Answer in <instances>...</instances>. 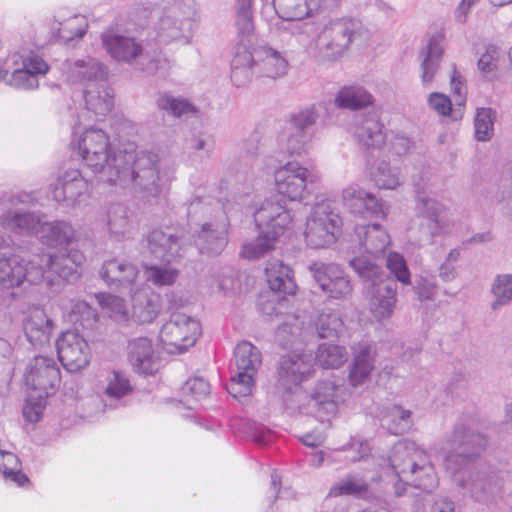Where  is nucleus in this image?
Returning a JSON list of instances; mask_svg holds the SVG:
<instances>
[{
    "label": "nucleus",
    "instance_id": "obj_21",
    "mask_svg": "<svg viewBox=\"0 0 512 512\" xmlns=\"http://www.w3.org/2000/svg\"><path fill=\"white\" fill-rule=\"evenodd\" d=\"M146 241L150 255L156 260L170 263L181 257L182 236L173 227L151 230Z\"/></svg>",
    "mask_w": 512,
    "mask_h": 512
},
{
    "label": "nucleus",
    "instance_id": "obj_35",
    "mask_svg": "<svg viewBox=\"0 0 512 512\" xmlns=\"http://www.w3.org/2000/svg\"><path fill=\"white\" fill-rule=\"evenodd\" d=\"M265 275L270 289L283 295H293L297 290L293 270L279 260L269 261Z\"/></svg>",
    "mask_w": 512,
    "mask_h": 512
},
{
    "label": "nucleus",
    "instance_id": "obj_12",
    "mask_svg": "<svg viewBox=\"0 0 512 512\" xmlns=\"http://www.w3.org/2000/svg\"><path fill=\"white\" fill-rule=\"evenodd\" d=\"M194 6L192 0H171L165 6L157 26L154 29V41L158 44H168L179 40L185 30L192 27Z\"/></svg>",
    "mask_w": 512,
    "mask_h": 512
},
{
    "label": "nucleus",
    "instance_id": "obj_43",
    "mask_svg": "<svg viewBox=\"0 0 512 512\" xmlns=\"http://www.w3.org/2000/svg\"><path fill=\"white\" fill-rule=\"evenodd\" d=\"M107 227L109 234L116 240L128 237L133 229V222L127 207L122 204L111 205L107 212Z\"/></svg>",
    "mask_w": 512,
    "mask_h": 512
},
{
    "label": "nucleus",
    "instance_id": "obj_6",
    "mask_svg": "<svg viewBox=\"0 0 512 512\" xmlns=\"http://www.w3.org/2000/svg\"><path fill=\"white\" fill-rule=\"evenodd\" d=\"M261 364L262 354L256 346L248 341L238 343L230 363L231 376L226 385L228 393L236 399L250 396Z\"/></svg>",
    "mask_w": 512,
    "mask_h": 512
},
{
    "label": "nucleus",
    "instance_id": "obj_57",
    "mask_svg": "<svg viewBox=\"0 0 512 512\" xmlns=\"http://www.w3.org/2000/svg\"><path fill=\"white\" fill-rule=\"evenodd\" d=\"M344 323L336 312L322 311L315 322V328L319 338L337 337L340 335Z\"/></svg>",
    "mask_w": 512,
    "mask_h": 512
},
{
    "label": "nucleus",
    "instance_id": "obj_34",
    "mask_svg": "<svg viewBox=\"0 0 512 512\" xmlns=\"http://www.w3.org/2000/svg\"><path fill=\"white\" fill-rule=\"evenodd\" d=\"M325 0H273V7L279 18L298 21L318 13Z\"/></svg>",
    "mask_w": 512,
    "mask_h": 512
},
{
    "label": "nucleus",
    "instance_id": "obj_29",
    "mask_svg": "<svg viewBox=\"0 0 512 512\" xmlns=\"http://www.w3.org/2000/svg\"><path fill=\"white\" fill-rule=\"evenodd\" d=\"M131 301L132 318L140 324L153 322L161 311L160 296L148 287L134 291Z\"/></svg>",
    "mask_w": 512,
    "mask_h": 512
},
{
    "label": "nucleus",
    "instance_id": "obj_32",
    "mask_svg": "<svg viewBox=\"0 0 512 512\" xmlns=\"http://www.w3.org/2000/svg\"><path fill=\"white\" fill-rule=\"evenodd\" d=\"M227 234L228 224L226 222L215 225L205 223L194 242L201 254L218 255L226 247Z\"/></svg>",
    "mask_w": 512,
    "mask_h": 512
},
{
    "label": "nucleus",
    "instance_id": "obj_59",
    "mask_svg": "<svg viewBox=\"0 0 512 512\" xmlns=\"http://www.w3.org/2000/svg\"><path fill=\"white\" fill-rule=\"evenodd\" d=\"M96 299L99 305L107 310L110 317L117 321L128 319V310L123 298L110 293H99L96 295Z\"/></svg>",
    "mask_w": 512,
    "mask_h": 512
},
{
    "label": "nucleus",
    "instance_id": "obj_60",
    "mask_svg": "<svg viewBox=\"0 0 512 512\" xmlns=\"http://www.w3.org/2000/svg\"><path fill=\"white\" fill-rule=\"evenodd\" d=\"M302 330L298 324V317L292 315L276 329L275 338L280 346L288 348L302 336Z\"/></svg>",
    "mask_w": 512,
    "mask_h": 512
},
{
    "label": "nucleus",
    "instance_id": "obj_24",
    "mask_svg": "<svg viewBox=\"0 0 512 512\" xmlns=\"http://www.w3.org/2000/svg\"><path fill=\"white\" fill-rule=\"evenodd\" d=\"M88 188V182L81 172L77 169H70L58 177L52 189V197L66 206H73L79 197L87 193Z\"/></svg>",
    "mask_w": 512,
    "mask_h": 512
},
{
    "label": "nucleus",
    "instance_id": "obj_64",
    "mask_svg": "<svg viewBox=\"0 0 512 512\" xmlns=\"http://www.w3.org/2000/svg\"><path fill=\"white\" fill-rule=\"evenodd\" d=\"M210 394V384L202 377L189 378L182 386V395L187 403L201 401Z\"/></svg>",
    "mask_w": 512,
    "mask_h": 512
},
{
    "label": "nucleus",
    "instance_id": "obj_15",
    "mask_svg": "<svg viewBox=\"0 0 512 512\" xmlns=\"http://www.w3.org/2000/svg\"><path fill=\"white\" fill-rule=\"evenodd\" d=\"M25 384L33 393L40 397H48L56 391L60 384V369L53 358L35 356L28 364L24 373Z\"/></svg>",
    "mask_w": 512,
    "mask_h": 512
},
{
    "label": "nucleus",
    "instance_id": "obj_4",
    "mask_svg": "<svg viewBox=\"0 0 512 512\" xmlns=\"http://www.w3.org/2000/svg\"><path fill=\"white\" fill-rule=\"evenodd\" d=\"M259 230L258 236L242 246L240 255L243 258L259 259L274 249L278 238L291 227L292 215L289 210L272 201H265L254 214Z\"/></svg>",
    "mask_w": 512,
    "mask_h": 512
},
{
    "label": "nucleus",
    "instance_id": "obj_27",
    "mask_svg": "<svg viewBox=\"0 0 512 512\" xmlns=\"http://www.w3.org/2000/svg\"><path fill=\"white\" fill-rule=\"evenodd\" d=\"M256 74L271 79L282 78L287 74L288 61L282 52L268 46L255 48Z\"/></svg>",
    "mask_w": 512,
    "mask_h": 512
},
{
    "label": "nucleus",
    "instance_id": "obj_53",
    "mask_svg": "<svg viewBox=\"0 0 512 512\" xmlns=\"http://www.w3.org/2000/svg\"><path fill=\"white\" fill-rule=\"evenodd\" d=\"M496 112L490 107H479L474 117V135L477 141H489L494 134Z\"/></svg>",
    "mask_w": 512,
    "mask_h": 512
},
{
    "label": "nucleus",
    "instance_id": "obj_51",
    "mask_svg": "<svg viewBox=\"0 0 512 512\" xmlns=\"http://www.w3.org/2000/svg\"><path fill=\"white\" fill-rule=\"evenodd\" d=\"M0 473L5 480L11 481L18 486H24L29 482L28 477L21 471V463L18 457L6 451H0Z\"/></svg>",
    "mask_w": 512,
    "mask_h": 512
},
{
    "label": "nucleus",
    "instance_id": "obj_17",
    "mask_svg": "<svg viewBox=\"0 0 512 512\" xmlns=\"http://www.w3.org/2000/svg\"><path fill=\"white\" fill-rule=\"evenodd\" d=\"M32 198L29 194L23 193L12 197L6 204V209L0 215L1 226L12 233L20 235H39L42 224L41 217L33 212L17 208L18 203H29Z\"/></svg>",
    "mask_w": 512,
    "mask_h": 512
},
{
    "label": "nucleus",
    "instance_id": "obj_5",
    "mask_svg": "<svg viewBox=\"0 0 512 512\" xmlns=\"http://www.w3.org/2000/svg\"><path fill=\"white\" fill-rule=\"evenodd\" d=\"M415 211L416 227L412 232L419 245L433 244L436 238L450 233L454 226L448 207L437 199L418 195Z\"/></svg>",
    "mask_w": 512,
    "mask_h": 512
},
{
    "label": "nucleus",
    "instance_id": "obj_13",
    "mask_svg": "<svg viewBox=\"0 0 512 512\" xmlns=\"http://www.w3.org/2000/svg\"><path fill=\"white\" fill-rule=\"evenodd\" d=\"M314 181L315 175L296 161H289L274 172L277 194L289 201H302L309 195L307 184Z\"/></svg>",
    "mask_w": 512,
    "mask_h": 512
},
{
    "label": "nucleus",
    "instance_id": "obj_54",
    "mask_svg": "<svg viewBox=\"0 0 512 512\" xmlns=\"http://www.w3.org/2000/svg\"><path fill=\"white\" fill-rule=\"evenodd\" d=\"M427 104L430 110L440 117L449 118L452 121L463 119L465 110H461L460 116L455 114L456 102L452 103L449 96L441 92H432L427 97Z\"/></svg>",
    "mask_w": 512,
    "mask_h": 512
},
{
    "label": "nucleus",
    "instance_id": "obj_39",
    "mask_svg": "<svg viewBox=\"0 0 512 512\" xmlns=\"http://www.w3.org/2000/svg\"><path fill=\"white\" fill-rule=\"evenodd\" d=\"M354 134L365 147H380L385 142L383 125L375 114L360 117L355 122Z\"/></svg>",
    "mask_w": 512,
    "mask_h": 512
},
{
    "label": "nucleus",
    "instance_id": "obj_14",
    "mask_svg": "<svg viewBox=\"0 0 512 512\" xmlns=\"http://www.w3.org/2000/svg\"><path fill=\"white\" fill-rule=\"evenodd\" d=\"M308 270L329 298L346 299L352 295L351 279L338 264L315 261L309 264Z\"/></svg>",
    "mask_w": 512,
    "mask_h": 512
},
{
    "label": "nucleus",
    "instance_id": "obj_20",
    "mask_svg": "<svg viewBox=\"0 0 512 512\" xmlns=\"http://www.w3.org/2000/svg\"><path fill=\"white\" fill-rule=\"evenodd\" d=\"M445 34L442 31L433 33L427 44L419 51L420 80L424 89L433 87L445 52Z\"/></svg>",
    "mask_w": 512,
    "mask_h": 512
},
{
    "label": "nucleus",
    "instance_id": "obj_55",
    "mask_svg": "<svg viewBox=\"0 0 512 512\" xmlns=\"http://www.w3.org/2000/svg\"><path fill=\"white\" fill-rule=\"evenodd\" d=\"M449 86L454 102H456L455 114L460 116L461 110H466L468 88L466 78L462 75L455 63L451 64Z\"/></svg>",
    "mask_w": 512,
    "mask_h": 512
},
{
    "label": "nucleus",
    "instance_id": "obj_46",
    "mask_svg": "<svg viewBox=\"0 0 512 512\" xmlns=\"http://www.w3.org/2000/svg\"><path fill=\"white\" fill-rule=\"evenodd\" d=\"M383 422V426H385L391 434H403L412 426V412L401 406L393 405L388 408Z\"/></svg>",
    "mask_w": 512,
    "mask_h": 512
},
{
    "label": "nucleus",
    "instance_id": "obj_47",
    "mask_svg": "<svg viewBox=\"0 0 512 512\" xmlns=\"http://www.w3.org/2000/svg\"><path fill=\"white\" fill-rule=\"evenodd\" d=\"M491 293L494 297L490 305L493 311L509 305L512 301V274L496 275L491 284Z\"/></svg>",
    "mask_w": 512,
    "mask_h": 512
},
{
    "label": "nucleus",
    "instance_id": "obj_42",
    "mask_svg": "<svg viewBox=\"0 0 512 512\" xmlns=\"http://www.w3.org/2000/svg\"><path fill=\"white\" fill-rule=\"evenodd\" d=\"M334 103L338 108L359 110L372 105L373 96L362 86H344L337 92Z\"/></svg>",
    "mask_w": 512,
    "mask_h": 512
},
{
    "label": "nucleus",
    "instance_id": "obj_28",
    "mask_svg": "<svg viewBox=\"0 0 512 512\" xmlns=\"http://www.w3.org/2000/svg\"><path fill=\"white\" fill-rule=\"evenodd\" d=\"M100 276L109 286L129 287L138 278L139 269L124 259L113 258L103 263Z\"/></svg>",
    "mask_w": 512,
    "mask_h": 512
},
{
    "label": "nucleus",
    "instance_id": "obj_62",
    "mask_svg": "<svg viewBox=\"0 0 512 512\" xmlns=\"http://www.w3.org/2000/svg\"><path fill=\"white\" fill-rule=\"evenodd\" d=\"M502 58L504 52L498 46L489 44L478 59L477 67L483 75H491L498 70Z\"/></svg>",
    "mask_w": 512,
    "mask_h": 512
},
{
    "label": "nucleus",
    "instance_id": "obj_63",
    "mask_svg": "<svg viewBox=\"0 0 512 512\" xmlns=\"http://www.w3.org/2000/svg\"><path fill=\"white\" fill-rule=\"evenodd\" d=\"M57 30V38L64 43H68L75 38H82L86 33L87 24L84 18L73 16L65 23H60Z\"/></svg>",
    "mask_w": 512,
    "mask_h": 512
},
{
    "label": "nucleus",
    "instance_id": "obj_58",
    "mask_svg": "<svg viewBox=\"0 0 512 512\" xmlns=\"http://www.w3.org/2000/svg\"><path fill=\"white\" fill-rule=\"evenodd\" d=\"M133 391L128 377L120 371H112L107 379L104 394L108 400H120Z\"/></svg>",
    "mask_w": 512,
    "mask_h": 512
},
{
    "label": "nucleus",
    "instance_id": "obj_30",
    "mask_svg": "<svg viewBox=\"0 0 512 512\" xmlns=\"http://www.w3.org/2000/svg\"><path fill=\"white\" fill-rule=\"evenodd\" d=\"M54 326L53 320L41 308L33 309L23 323L26 338L35 347L50 342Z\"/></svg>",
    "mask_w": 512,
    "mask_h": 512
},
{
    "label": "nucleus",
    "instance_id": "obj_2",
    "mask_svg": "<svg viewBox=\"0 0 512 512\" xmlns=\"http://www.w3.org/2000/svg\"><path fill=\"white\" fill-rule=\"evenodd\" d=\"M486 438L465 424H457L445 441L443 465L454 481L476 500L500 496L502 481L495 473H472L470 464L486 447Z\"/></svg>",
    "mask_w": 512,
    "mask_h": 512
},
{
    "label": "nucleus",
    "instance_id": "obj_48",
    "mask_svg": "<svg viewBox=\"0 0 512 512\" xmlns=\"http://www.w3.org/2000/svg\"><path fill=\"white\" fill-rule=\"evenodd\" d=\"M144 274L148 282H151L154 286L162 287L175 284L180 271L170 263L164 265L151 264L144 266Z\"/></svg>",
    "mask_w": 512,
    "mask_h": 512
},
{
    "label": "nucleus",
    "instance_id": "obj_40",
    "mask_svg": "<svg viewBox=\"0 0 512 512\" xmlns=\"http://www.w3.org/2000/svg\"><path fill=\"white\" fill-rule=\"evenodd\" d=\"M38 238L50 247L68 245L75 239V230L66 221H42Z\"/></svg>",
    "mask_w": 512,
    "mask_h": 512
},
{
    "label": "nucleus",
    "instance_id": "obj_11",
    "mask_svg": "<svg viewBox=\"0 0 512 512\" xmlns=\"http://www.w3.org/2000/svg\"><path fill=\"white\" fill-rule=\"evenodd\" d=\"M201 334L200 323L182 313H173L160 330L163 348L171 354L183 353L192 347Z\"/></svg>",
    "mask_w": 512,
    "mask_h": 512
},
{
    "label": "nucleus",
    "instance_id": "obj_52",
    "mask_svg": "<svg viewBox=\"0 0 512 512\" xmlns=\"http://www.w3.org/2000/svg\"><path fill=\"white\" fill-rule=\"evenodd\" d=\"M367 490L368 483L362 476L350 474L333 484L329 490L328 495L330 497L348 495L358 496L367 492Z\"/></svg>",
    "mask_w": 512,
    "mask_h": 512
},
{
    "label": "nucleus",
    "instance_id": "obj_1",
    "mask_svg": "<svg viewBox=\"0 0 512 512\" xmlns=\"http://www.w3.org/2000/svg\"><path fill=\"white\" fill-rule=\"evenodd\" d=\"M73 128L71 147L95 173L111 185H131L137 196L149 203L168 194L175 180V169L161 165L159 156L150 151L112 152L110 138L95 127L79 131Z\"/></svg>",
    "mask_w": 512,
    "mask_h": 512
},
{
    "label": "nucleus",
    "instance_id": "obj_45",
    "mask_svg": "<svg viewBox=\"0 0 512 512\" xmlns=\"http://www.w3.org/2000/svg\"><path fill=\"white\" fill-rule=\"evenodd\" d=\"M371 180L380 189L395 190L403 183L398 168H393L388 162L381 161L371 169Z\"/></svg>",
    "mask_w": 512,
    "mask_h": 512
},
{
    "label": "nucleus",
    "instance_id": "obj_25",
    "mask_svg": "<svg viewBox=\"0 0 512 512\" xmlns=\"http://www.w3.org/2000/svg\"><path fill=\"white\" fill-rule=\"evenodd\" d=\"M353 360L349 367L348 380L354 386L364 384L374 369L375 349L372 343L361 341L352 347Z\"/></svg>",
    "mask_w": 512,
    "mask_h": 512
},
{
    "label": "nucleus",
    "instance_id": "obj_22",
    "mask_svg": "<svg viewBox=\"0 0 512 512\" xmlns=\"http://www.w3.org/2000/svg\"><path fill=\"white\" fill-rule=\"evenodd\" d=\"M342 198L344 205L354 214H363L365 210L370 216L383 220L389 214V205L358 185L346 187L342 191Z\"/></svg>",
    "mask_w": 512,
    "mask_h": 512
},
{
    "label": "nucleus",
    "instance_id": "obj_18",
    "mask_svg": "<svg viewBox=\"0 0 512 512\" xmlns=\"http://www.w3.org/2000/svg\"><path fill=\"white\" fill-rule=\"evenodd\" d=\"M56 347L59 361L69 372H77L90 362V346L76 330L63 332L56 341Z\"/></svg>",
    "mask_w": 512,
    "mask_h": 512
},
{
    "label": "nucleus",
    "instance_id": "obj_3",
    "mask_svg": "<svg viewBox=\"0 0 512 512\" xmlns=\"http://www.w3.org/2000/svg\"><path fill=\"white\" fill-rule=\"evenodd\" d=\"M314 372L310 356L292 354L282 356L277 368L275 394L283 408L290 415H309V394L302 383L309 380Z\"/></svg>",
    "mask_w": 512,
    "mask_h": 512
},
{
    "label": "nucleus",
    "instance_id": "obj_23",
    "mask_svg": "<svg viewBox=\"0 0 512 512\" xmlns=\"http://www.w3.org/2000/svg\"><path fill=\"white\" fill-rule=\"evenodd\" d=\"M338 385L333 380H321L309 394L311 416L323 421L338 409Z\"/></svg>",
    "mask_w": 512,
    "mask_h": 512
},
{
    "label": "nucleus",
    "instance_id": "obj_41",
    "mask_svg": "<svg viewBox=\"0 0 512 512\" xmlns=\"http://www.w3.org/2000/svg\"><path fill=\"white\" fill-rule=\"evenodd\" d=\"M64 318L74 325L89 328L96 320L95 310L80 299H62L60 304Z\"/></svg>",
    "mask_w": 512,
    "mask_h": 512
},
{
    "label": "nucleus",
    "instance_id": "obj_9",
    "mask_svg": "<svg viewBox=\"0 0 512 512\" xmlns=\"http://www.w3.org/2000/svg\"><path fill=\"white\" fill-rule=\"evenodd\" d=\"M101 39L107 53L117 61L137 64L141 70L150 74L156 73L162 64L158 48H153L151 55L134 37L107 32L102 34Z\"/></svg>",
    "mask_w": 512,
    "mask_h": 512
},
{
    "label": "nucleus",
    "instance_id": "obj_31",
    "mask_svg": "<svg viewBox=\"0 0 512 512\" xmlns=\"http://www.w3.org/2000/svg\"><path fill=\"white\" fill-rule=\"evenodd\" d=\"M417 472L408 474L410 485L422 489L426 492L425 497L416 499L414 503L415 512H425L426 503H430L428 499L429 493L438 486V477L434 465L430 461V456L426 452L425 460L419 462Z\"/></svg>",
    "mask_w": 512,
    "mask_h": 512
},
{
    "label": "nucleus",
    "instance_id": "obj_16",
    "mask_svg": "<svg viewBox=\"0 0 512 512\" xmlns=\"http://www.w3.org/2000/svg\"><path fill=\"white\" fill-rule=\"evenodd\" d=\"M426 451L417 446L413 441L402 440L397 442L387 459L379 463L383 474L392 473L396 477L408 479V474H414L418 470L419 462L425 460Z\"/></svg>",
    "mask_w": 512,
    "mask_h": 512
},
{
    "label": "nucleus",
    "instance_id": "obj_10",
    "mask_svg": "<svg viewBox=\"0 0 512 512\" xmlns=\"http://www.w3.org/2000/svg\"><path fill=\"white\" fill-rule=\"evenodd\" d=\"M45 272L35 260H25L10 252H0V289L10 290L23 286L37 285L43 282Z\"/></svg>",
    "mask_w": 512,
    "mask_h": 512
},
{
    "label": "nucleus",
    "instance_id": "obj_33",
    "mask_svg": "<svg viewBox=\"0 0 512 512\" xmlns=\"http://www.w3.org/2000/svg\"><path fill=\"white\" fill-rule=\"evenodd\" d=\"M397 303V287L395 283H379L373 286L369 301L370 311L378 321L391 318Z\"/></svg>",
    "mask_w": 512,
    "mask_h": 512
},
{
    "label": "nucleus",
    "instance_id": "obj_50",
    "mask_svg": "<svg viewBox=\"0 0 512 512\" xmlns=\"http://www.w3.org/2000/svg\"><path fill=\"white\" fill-rule=\"evenodd\" d=\"M316 361L323 368L336 369L347 361V351L344 346L324 343L318 347Z\"/></svg>",
    "mask_w": 512,
    "mask_h": 512
},
{
    "label": "nucleus",
    "instance_id": "obj_19",
    "mask_svg": "<svg viewBox=\"0 0 512 512\" xmlns=\"http://www.w3.org/2000/svg\"><path fill=\"white\" fill-rule=\"evenodd\" d=\"M45 272L43 281L52 286L56 277L69 280L78 274V268L84 263L85 256L79 250H70L67 253L43 254L35 256Z\"/></svg>",
    "mask_w": 512,
    "mask_h": 512
},
{
    "label": "nucleus",
    "instance_id": "obj_7",
    "mask_svg": "<svg viewBox=\"0 0 512 512\" xmlns=\"http://www.w3.org/2000/svg\"><path fill=\"white\" fill-rule=\"evenodd\" d=\"M342 218L328 200L313 205L307 217L304 239L312 249L328 248L336 243L342 229Z\"/></svg>",
    "mask_w": 512,
    "mask_h": 512
},
{
    "label": "nucleus",
    "instance_id": "obj_36",
    "mask_svg": "<svg viewBox=\"0 0 512 512\" xmlns=\"http://www.w3.org/2000/svg\"><path fill=\"white\" fill-rule=\"evenodd\" d=\"M355 234L360 245L370 255L383 253L390 244V237L380 224L358 225Z\"/></svg>",
    "mask_w": 512,
    "mask_h": 512
},
{
    "label": "nucleus",
    "instance_id": "obj_26",
    "mask_svg": "<svg viewBox=\"0 0 512 512\" xmlns=\"http://www.w3.org/2000/svg\"><path fill=\"white\" fill-rule=\"evenodd\" d=\"M64 75L68 82L96 84L103 80L106 72L104 66L95 58L67 60L64 63Z\"/></svg>",
    "mask_w": 512,
    "mask_h": 512
},
{
    "label": "nucleus",
    "instance_id": "obj_38",
    "mask_svg": "<svg viewBox=\"0 0 512 512\" xmlns=\"http://www.w3.org/2000/svg\"><path fill=\"white\" fill-rule=\"evenodd\" d=\"M153 346L150 339L139 337L133 339L128 344V359L133 369L142 374H152L153 364Z\"/></svg>",
    "mask_w": 512,
    "mask_h": 512
},
{
    "label": "nucleus",
    "instance_id": "obj_37",
    "mask_svg": "<svg viewBox=\"0 0 512 512\" xmlns=\"http://www.w3.org/2000/svg\"><path fill=\"white\" fill-rule=\"evenodd\" d=\"M84 100L87 111L97 119L108 115L114 105L111 89L103 84H89L84 90Z\"/></svg>",
    "mask_w": 512,
    "mask_h": 512
},
{
    "label": "nucleus",
    "instance_id": "obj_49",
    "mask_svg": "<svg viewBox=\"0 0 512 512\" xmlns=\"http://www.w3.org/2000/svg\"><path fill=\"white\" fill-rule=\"evenodd\" d=\"M349 265L361 279L371 283L372 286L383 283L381 280L383 274L382 268L370 257H354L349 261Z\"/></svg>",
    "mask_w": 512,
    "mask_h": 512
},
{
    "label": "nucleus",
    "instance_id": "obj_56",
    "mask_svg": "<svg viewBox=\"0 0 512 512\" xmlns=\"http://www.w3.org/2000/svg\"><path fill=\"white\" fill-rule=\"evenodd\" d=\"M313 139L314 132H305L289 127L285 141L286 151L290 156H303L311 148Z\"/></svg>",
    "mask_w": 512,
    "mask_h": 512
},
{
    "label": "nucleus",
    "instance_id": "obj_8",
    "mask_svg": "<svg viewBox=\"0 0 512 512\" xmlns=\"http://www.w3.org/2000/svg\"><path fill=\"white\" fill-rule=\"evenodd\" d=\"M362 31L360 21L340 18L327 23L318 36V54L323 61L336 62L350 49Z\"/></svg>",
    "mask_w": 512,
    "mask_h": 512
},
{
    "label": "nucleus",
    "instance_id": "obj_61",
    "mask_svg": "<svg viewBox=\"0 0 512 512\" xmlns=\"http://www.w3.org/2000/svg\"><path fill=\"white\" fill-rule=\"evenodd\" d=\"M319 117L318 111L314 105L299 109L289 117V127L295 130L313 132L312 127Z\"/></svg>",
    "mask_w": 512,
    "mask_h": 512
},
{
    "label": "nucleus",
    "instance_id": "obj_44",
    "mask_svg": "<svg viewBox=\"0 0 512 512\" xmlns=\"http://www.w3.org/2000/svg\"><path fill=\"white\" fill-rule=\"evenodd\" d=\"M252 0L236 1V20L237 41H253L254 22L252 16Z\"/></svg>",
    "mask_w": 512,
    "mask_h": 512
}]
</instances>
